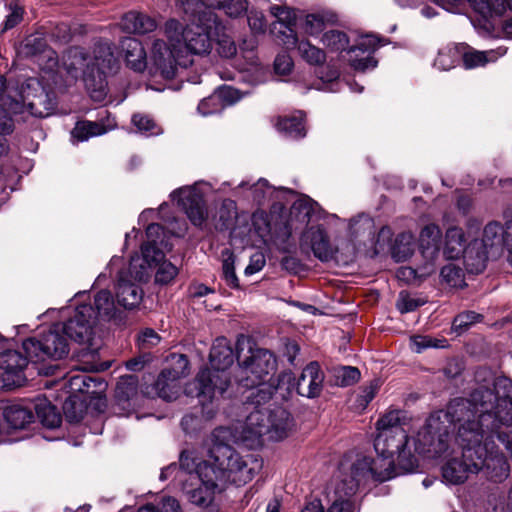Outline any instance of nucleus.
<instances>
[{"instance_id": "09e8293b", "label": "nucleus", "mask_w": 512, "mask_h": 512, "mask_svg": "<svg viewBox=\"0 0 512 512\" xmlns=\"http://www.w3.org/2000/svg\"><path fill=\"white\" fill-rule=\"evenodd\" d=\"M234 263V255L232 253H229L228 257H226L222 262V274L227 286L233 289H238L240 285L239 279L235 272Z\"/></svg>"}, {"instance_id": "3c124183", "label": "nucleus", "mask_w": 512, "mask_h": 512, "mask_svg": "<svg viewBox=\"0 0 512 512\" xmlns=\"http://www.w3.org/2000/svg\"><path fill=\"white\" fill-rule=\"evenodd\" d=\"M337 383L340 386H350L360 379V371L356 367L342 366L336 370Z\"/></svg>"}, {"instance_id": "79ce46f5", "label": "nucleus", "mask_w": 512, "mask_h": 512, "mask_svg": "<svg viewBox=\"0 0 512 512\" xmlns=\"http://www.w3.org/2000/svg\"><path fill=\"white\" fill-rule=\"evenodd\" d=\"M132 123L137 130L145 136L158 135L161 132L154 120L147 115L134 114Z\"/></svg>"}, {"instance_id": "473e14b6", "label": "nucleus", "mask_w": 512, "mask_h": 512, "mask_svg": "<svg viewBox=\"0 0 512 512\" xmlns=\"http://www.w3.org/2000/svg\"><path fill=\"white\" fill-rule=\"evenodd\" d=\"M409 420L406 411L401 409L389 410L378 419L376 423L377 431L406 430L405 426L408 425Z\"/></svg>"}, {"instance_id": "e2e57ef3", "label": "nucleus", "mask_w": 512, "mask_h": 512, "mask_svg": "<svg viewBox=\"0 0 512 512\" xmlns=\"http://www.w3.org/2000/svg\"><path fill=\"white\" fill-rule=\"evenodd\" d=\"M248 25L253 33H264L266 29V22L264 15L258 11H250L247 17Z\"/></svg>"}, {"instance_id": "8fccbe9b", "label": "nucleus", "mask_w": 512, "mask_h": 512, "mask_svg": "<svg viewBox=\"0 0 512 512\" xmlns=\"http://www.w3.org/2000/svg\"><path fill=\"white\" fill-rule=\"evenodd\" d=\"M224 26L222 25V29L219 31V36H213V38L217 39V51L220 56L225 58L233 57L237 48L235 42L226 34H224Z\"/></svg>"}, {"instance_id": "6e6d98bb", "label": "nucleus", "mask_w": 512, "mask_h": 512, "mask_svg": "<svg viewBox=\"0 0 512 512\" xmlns=\"http://www.w3.org/2000/svg\"><path fill=\"white\" fill-rule=\"evenodd\" d=\"M161 338L155 330L146 328L138 335L137 344L139 349L148 350L156 346L160 342Z\"/></svg>"}, {"instance_id": "ea45409f", "label": "nucleus", "mask_w": 512, "mask_h": 512, "mask_svg": "<svg viewBox=\"0 0 512 512\" xmlns=\"http://www.w3.org/2000/svg\"><path fill=\"white\" fill-rule=\"evenodd\" d=\"M116 313L115 300L108 290L98 291V318L110 320Z\"/></svg>"}, {"instance_id": "5fc2aeb1", "label": "nucleus", "mask_w": 512, "mask_h": 512, "mask_svg": "<svg viewBox=\"0 0 512 512\" xmlns=\"http://www.w3.org/2000/svg\"><path fill=\"white\" fill-rule=\"evenodd\" d=\"M200 114L203 116L211 115L217 112H220L223 109V105L221 102H219V99L217 97L216 92L207 97L204 98L197 107Z\"/></svg>"}, {"instance_id": "412c9836", "label": "nucleus", "mask_w": 512, "mask_h": 512, "mask_svg": "<svg viewBox=\"0 0 512 512\" xmlns=\"http://www.w3.org/2000/svg\"><path fill=\"white\" fill-rule=\"evenodd\" d=\"M28 359L31 358L17 350L3 351L0 353V369L7 375V380L11 379L14 384L21 385L26 379L23 372L28 365Z\"/></svg>"}, {"instance_id": "338daca9", "label": "nucleus", "mask_w": 512, "mask_h": 512, "mask_svg": "<svg viewBox=\"0 0 512 512\" xmlns=\"http://www.w3.org/2000/svg\"><path fill=\"white\" fill-rule=\"evenodd\" d=\"M346 497L344 499L340 496L339 499L332 503L327 512H354V505L349 499L350 496Z\"/></svg>"}, {"instance_id": "bb28decb", "label": "nucleus", "mask_w": 512, "mask_h": 512, "mask_svg": "<svg viewBox=\"0 0 512 512\" xmlns=\"http://www.w3.org/2000/svg\"><path fill=\"white\" fill-rule=\"evenodd\" d=\"M466 240L464 236V232L459 227H450L446 231L445 235V246L443 253L448 259H456L460 257L463 253H465L464 258L467 267H470L468 262V253L465 252Z\"/></svg>"}, {"instance_id": "f03ea898", "label": "nucleus", "mask_w": 512, "mask_h": 512, "mask_svg": "<svg viewBox=\"0 0 512 512\" xmlns=\"http://www.w3.org/2000/svg\"><path fill=\"white\" fill-rule=\"evenodd\" d=\"M409 436L407 430H384L378 432L374 440L377 459L369 461L364 458L352 465V478L348 483L342 481L336 488L337 493L352 496L358 489L360 478L371 475L375 480L384 482L394 478L396 464L404 470H412L415 458L408 447Z\"/></svg>"}, {"instance_id": "dca6fc26", "label": "nucleus", "mask_w": 512, "mask_h": 512, "mask_svg": "<svg viewBox=\"0 0 512 512\" xmlns=\"http://www.w3.org/2000/svg\"><path fill=\"white\" fill-rule=\"evenodd\" d=\"M441 230L435 224L426 225L420 232L419 249L425 260L422 276H429L435 271L434 262L441 247Z\"/></svg>"}, {"instance_id": "cd10ccee", "label": "nucleus", "mask_w": 512, "mask_h": 512, "mask_svg": "<svg viewBox=\"0 0 512 512\" xmlns=\"http://www.w3.org/2000/svg\"><path fill=\"white\" fill-rule=\"evenodd\" d=\"M3 417L7 425L15 430L24 429L34 421L32 409L19 404L5 407Z\"/></svg>"}, {"instance_id": "6ab92c4d", "label": "nucleus", "mask_w": 512, "mask_h": 512, "mask_svg": "<svg viewBox=\"0 0 512 512\" xmlns=\"http://www.w3.org/2000/svg\"><path fill=\"white\" fill-rule=\"evenodd\" d=\"M482 448H485L486 454L482 467L486 476L494 482H502L507 479L510 474V465L495 442H482Z\"/></svg>"}, {"instance_id": "de8ad7c7", "label": "nucleus", "mask_w": 512, "mask_h": 512, "mask_svg": "<svg viewBox=\"0 0 512 512\" xmlns=\"http://www.w3.org/2000/svg\"><path fill=\"white\" fill-rule=\"evenodd\" d=\"M157 265L158 268L155 273L156 283L163 285L169 284L178 274V268L169 261L163 259Z\"/></svg>"}, {"instance_id": "9b49d317", "label": "nucleus", "mask_w": 512, "mask_h": 512, "mask_svg": "<svg viewBox=\"0 0 512 512\" xmlns=\"http://www.w3.org/2000/svg\"><path fill=\"white\" fill-rule=\"evenodd\" d=\"M174 358L176 366L164 368L153 383L144 385L141 389L143 395L158 397L167 402L178 398L181 390L180 379L188 374L189 361L183 354Z\"/></svg>"}, {"instance_id": "a878e982", "label": "nucleus", "mask_w": 512, "mask_h": 512, "mask_svg": "<svg viewBox=\"0 0 512 512\" xmlns=\"http://www.w3.org/2000/svg\"><path fill=\"white\" fill-rule=\"evenodd\" d=\"M121 28L134 34H147L157 28L156 20L142 12L129 11L121 19Z\"/></svg>"}, {"instance_id": "13d9d810", "label": "nucleus", "mask_w": 512, "mask_h": 512, "mask_svg": "<svg viewBox=\"0 0 512 512\" xmlns=\"http://www.w3.org/2000/svg\"><path fill=\"white\" fill-rule=\"evenodd\" d=\"M424 271V265L419 267L418 269L412 267H401L397 270L396 276L399 280L405 281L407 283H413L418 281H422L427 276H422L421 273Z\"/></svg>"}, {"instance_id": "37998d69", "label": "nucleus", "mask_w": 512, "mask_h": 512, "mask_svg": "<svg viewBox=\"0 0 512 512\" xmlns=\"http://www.w3.org/2000/svg\"><path fill=\"white\" fill-rule=\"evenodd\" d=\"M482 319V315L474 312V311H465L458 314L453 322L452 329L461 334L465 330H467L472 324L479 322Z\"/></svg>"}, {"instance_id": "6e6552de", "label": "nucleus", "mask_w": 512, "mask_h": 512, "mask_svg": "<svg viewBox=\"0 0 512 512\" xmlns=\"http://www.w3.org/2000/svg\"><path fill=\"white\" fill-rule=\"evenodd\" d=\"M211 466L224 488L228 483L242 486L250 482L263 467V461L254 454L242 456L231 446L215 444L210 449Z\"/></svg>"}, {"instance_id": "c756f323", "label": "nucleus", "mask_w": 512, "mask_h": 512, "mask_svg": "<svg viewBox=\"0 0 512 512\" xmlns=\"http://www.w3.org/2000/svg\"><path fill=\"white\" fill-rule=\"evenodd\" d=\"M461 43L448 44L439 49L434 66L441 71L455 68L461 61Z\"/></svg>"}, {"instance_id": "2eb2a0df", "label": "nucleus", "mask_w": 512, "mask_h": 512, "mask_svg": "<svg viewBox=\"0 0 512 512\" xmlns=\"http://www.w3.org/2000/svg\"><path fill=\"white\" fill-rule=\"evenodd\" d=\"M382 45L384 44L381 39L374 35L361 36L355 45L345 50L347 61L357 71L364 72L367 69H373L378 62L372 54Z\"/></svg>"}, {"instance_id": "20e7f679", "label": "nucleus", "mask_w": 512, "mask_h": 512, "mask_svg": "<svg viewBox=\"0 0 512 512\" xmlns=\"http://www.w3.org/2000/svg\"><path fill=\"white\" fill-rule=\"evenodd\" d=\"M183 5L195 7L190 23L185 27L175 20L170 19L165 23V35L179 52H187L195 55H204L212 49L213 36H219L222 23L216 13L208 8H203L196 0H180Z\"/></svg>"}, {"instance_id": "4468645a", "label": "nucleus", "mask_w": 512, "mask_h": 512, "mask_svg": "<svg viewBox=\"0 0 512 512\" xmlns=\"http://www.w3.org/2000/svg\"><path fill=\"white\" fill-rule=\"evenodd\" d=\"M197 476L201 484L191 490H187L188 500L199 507H207L212 503L214 495L223 491L225 488L218 481L215 468L211 464H202L198 466Z\"/></svg>"}, {"instance_id": "5701e85b", "label": "nucleus", "mask_w": 512, "mask_h": 512, "mask_svg": "<svg viewBox=\"0 0 512 512\" xmlns=\"http://www.w3.org/2000/svg\"><path fill=\"white\" fill-rule=\"evenodd\" d=\"M302 240L310 245L314 256L319 260L329 261L333 258V249L323 228L310 227L304 232Z\"/></svg>"}, {"instance_id": "0eeeda50", "label": "nucleus", "mask_w": 512, "mask_h": 512, "mask_svg": "<svg viewBox=\"0 0 512 512\" xmlns=\"http://www.w3.org/2000/svg\"><path fill=\"white\" fill-rule=\"evenodd\" d=\"M238 370L235 375L237 383L244 388L253 389L255 385L270 381L277 368L275 355L257 347L250 339L241 336L236 342Z\"/></svg>"}, {"instance_id": "c9c22d12", "label": "nucleus", "mask_w": 512, "mask_h": 512, "mask_svg": "<svg viewBox=\"0 0 512 512\" xmlns=\"http://www.w3.org/2000/svg\"><path fill=\"white\" fill-rule=\"evenodd\" d=\"M442 282L447 284L449 287L462 288L465 285V275L462 268L449 263L442 267L440 272Z\"/></svg>"}, {"instance_id": "864d4df0", "label": "nucleus", "mask_w": 512, "mask_h": 512, "mask_svg": "<svg viewBox=\"0 0 512 512\" xmlns=\"http://www.w3.org/2000/svg\"><path fill=\"white\" fill-rule=\"evenodd\" d=\"M425 304V301L410 296L408 293L401 292L399 294L396 307L401 314L415 311L418 307Z\"/></svg>"}, {"instance_id": "9d476101", "label": "nucleus", "mask_w": 512, "mask_h": 512, "mask_svg": "<svg viewBox=\"0 0 512 512\" xmlns=\"http://www.w3.org/2000/svg\"><path fill=\"white\" fill-rule=\"evenodd\" d=\"M69 387L72 394L63 403V414L68 422L79 423L96 398V377L80 372L70 377Z\"/></svg>"}, {"instance_id": "a19ab883", "label": "nucleus", "mask_w": 512, "mask_h": 512, "mask_svg": "<svg viewBox=\"0 0 512 512\" xmlns=\"http://www.w3.org/2000/svg\"><path fill=\"white\" fill-rule=\"evenodd\" d=\"M278 129L285 132L291 138L297 139L305 136L303 122L296 117L281 119L278 122Z\"/></svg>"}, {"instance_id": "7c9ffc66", "label": "nucleus", "mask_w": 512, "mask_h": 512, "mask_svg": "<svg viewBox=\"0 0 512 512\" xmlns=\"http://www.w3.org/2000/svg\"><path fill=\"white\" fill-rule=\"evenodd\" d=\"M34 409L40 422L48 428H56L60 425L62 417L56 407L46 398H37Z\"/></svg>"}, {"instance_id": "f704fd0d", "label": "nucleus", "mask_w": 512, "mask_h": 512, "mask_svg": "<svg viewBox=\"0 0 512 512\" xmlns=\"http://www.w3.org/2000/svg\"><path fill=\"white\" fill-rule=\"evenodd\" d=\"M271 13L274 15L278 20L286 25L288 30L290 31V35L288 36V40L286 41V45H296L297 44V37L293 34L292 26L295 24L296 21V15L295 11L284 6H272L271 7Z\"/></svg>"}, {"instance_id": "69168bd1", "label": "nucleus", "mask_w": 512, "mask_h": 512, "mask_svg": "<svg viewBox=\"0 0 512 512\" xmlns=\"http://www.w3.org/2000/svg\"><path fill=\"white\" fill-rule=\"evenodd\" d=\"M24 10L22 7L15 5L11 8V12L7 15L4 22L3 31L10 30L17 26L23 20Z\"/></svg>"}, {"instance_id": "603ef678", "label": "nucleus", "mask_w": 512, "mask_h": 512, "mask_svg": "<svg viewBox=\"0 0 512 512\" xmlns=\"http://www.w3.org/2000/svg\"><path fill=\"white\" fill-rule=\"evenodd\" d=\"M71 135L77 141H86L96 135V124L90 121H78Z\"/></svg>"}, {"instance_id": "a211bd4d", "label": "nucleus", "mask_w": 512, "mask_h": 512, "mask_svg": "<svg viewBox=\"0 0 512 512\" xmlns=\"http://www.w3.org/2000/svg\"><path fill=\"white\" fill-rule=\"evenodd\" d=\"M178 50H175L170 43L168 46L163 40L156 39L152 45V61L164 78L170 79L175 76L177 65H186L178 59Z\"/></svg>"}, {"instance_id": "423d86ee", "label": "nucleus", "mask_w": 512, "mask_h": 512, "mask_svg": "<svg viewBox=\"0 0 512 512\" xmlns=\"http://www.w3.org/2000/svg\"><path fill=\"white\" fill-rule=\"evenodd\" d=\"M443 426L448 429L450 441V425H458L456 441L462 449L461 457L449 459L442 467V477L450 484L459 485L464 483L469 475L476 474L482 470L485 459V448H482L480 442H476L479 434L472 431L465 421H452L442 417ZM449 442H447V448Z\"/></svg>"}, {"instance_id": "4d7b16f0", "label": "nucleus", "mask_w": 512, "mask_h": 512, "mask_svg": "<svg viewBox=\"0 0 512 512\" xmlns=\"http://www.w3.org/2000/svg\"><path fill=\"white\" fill-rule=\"evenodd\" d=\"M47 49L46 40L40 35H31L25 40V50L28 55H37Z\"/></svg>"}, {"instance_id": "0e129e2a", "label": "nucleus", "mask_w": 512, "mask_h": 512, "mask_svg": "<svg viewBox=\"0 0 512 512\" xmlns=\"http://www.w3.org/2000/svg\"><path fill=\"white\" fill-rule=\"evenodd\" d=\"M266 264V259L264 254L262 253H255L250 257L249 264L244 270V274L246 276H251L263 269V267Z\"/></svg>"}, {"instance_id": "1a4fd4ad", "label": "nucleus", "mask_w": 512, "mask_h": 512, "mask_svg": "<svg viewBox=\"0 0 512 512\" xmlns=\"http://www.w3.org/2000/svg\"><path fill=\"white\" fill-rule=\"evenodd\" d=\"M292 426L290 413L281 406H275L273 409L254 408L246 417L242 439L251 446L261 444L264 435L279 441L287 437Z\"/></svg>"}, {"instance_id": "7ed1b4c3", "label": "nucleus", "mask_w": 512, "mask_h": 512, "mask_svg": "<svg viewBox=\"0 0 512 512\" xmlns=\"http://www.w3.org/2000/svg\"><path fill=\"white\" fill-rule=\"evenodd\" d=\"M95 319L96 312L91 304L80 305L73 317L62 324H54L41 339L24 340L23 349L31 360L61 359L69 352L67 338L80 344L92 345Z\"/></svg>"}, {"instance_id": "4be33fe9", "label": "nucleus", "mask_w": 512, "mask_h": 512, "mask_svg": "<svg viewBox=\"0 0 512 512\" xmlns=\"http://www.w3.org/2000/svg\"><path fill=\"white\" fill-rule=\"evenodd\" d=\"M120 50L127 67L135 72H143L147 67V54L143 44L133 37H125L120 42Z\"/></svg>"}, {"instance_id": "4c0bfd02", "label": "nucleus", "mask_w": 512, "mask_h": 512, "mask_svg": "<svg viewBox=\"0 0 512 512\" xmlns=\"http://www.w3.org/2000/svg\"><path fill=\"white\" fill-rule=\"evenodd\" d=\"M482 241L485 247L504 246V227L495 221L488 223L483 230Z\"/></svg>"}, {"instance_id": "c03bdc74", "label": "nucleus", "mask_w": 512, "mask_h": 512, "mask_svg": "<svg viewBox=\"0 0 512 512\" xmlns=\"http://www.w3.org/2000/svg\"><path fill=\"white\" fill-rule=\"evenodd\" d=\"M143 261L147 266L158 264L164 259V253L159 248L158 243L146 241L141 246Z\"/></svg>"}, {"instance_id": "c85d7f7f", "label": "nucleus", "mask_w": 512, "mask_h": 512, "mask_svg": "<svg viewBox=\"0 0 512 512\" xmlns=\"http://www.w3.org/2000/svg\"><path fill=\"white\" fill-rule=\"evenodd\" d=\"M120 67L114 54V47L108 42L98 41V74H114Z\"/></svg>"}, {"instance_id": "f257e3e1", "label": "nucleus", "mask_w": 512, "mask_h": 512, "mask_svg": "<svg viewBox=\"0 0 512 512\" xmlns=\"http://www.w3.org/2000/svg\"><path fill=\"white\" fill-rule=\"evenodd\" d=\"M475 388L469 398L450 402L447 411L432 413L417 432L415 451L440 456L447 451L448 429L441 418L465 421L479 434L476 442H494L496 438L512 459V380L479 368L474 375Z\"/></svg>"}, {"instance_id": "b1692460", "label": "nucleus", "mask_w": 512, "mask_h": 512, "mask_svg": "<svg viewBox=\"0 0 512 512\" xmlns=\"http://www.w3.org/2000/svg\"><path fill=\"white\" fill-rule=\"evenodd\" d=\"M116 297L118 304L126 309L135 308L142 300L141 289L122 270H117Z\"/></svg>"}, {"instance_id": "bf43d9fd", "label": "nucleus", "mask_w": 512, "mask_h": 512, "mask_svg": "<svg viewBox=\"0 0 512 512\" xmlns=\"http://www.w3.org/2000/svg\"><path fill=\"white\" fill-rule=\"evenodd\" d=\"M219 102L222 103L223 107L226 105H232L241 99L239 90L231 86H223L216 91Z\"/></svg>"}, {"instance_id": "72a5a7b5", "label": "nucleus", "mask_w": 512, "mask_h": 512, "mask_svg": "<svg viewBox=\"0 0 512 512\" xmlns=\"http://www.w3.org/2000/svg\"><path fill=\"white\" fill-rule=\"evenodd\" d=\"M414 236L411 232H402L396 239L393 246V256L397 261H404L413 254Z\"/></svg>"}, {"instance_id": "39448f33", "label": "nucleus", "mask_w": 512, "mask_h": 512, "mask_svg": "<svg viewBox=\"0 0 512 512\" xmlns=\"http://www.w3.org/2000/svg\"><path fill=\"white\" fill-rule=\"evenodd\" d=\"M209 361L211 368L200 370L185 387L186 395L197 397L202 406L211 402L216 393L223 394L230 384L227 369L234 362V352L227 338L220 337L214 341Z\"/></svg>"}, {"instance_id": "052dcab7", "label": "nucleus", "mask_w": 512, "mask_h": 512, "mask_svg": "<svg viewBox=\"0 0 512 512\" xmlns=\"http://www.w3.org/2000/svg\"><path fill=\"white\" fill-rule=\"evenodd\" d=\"M247 6V0H228L220 9H224L229 17L236 18L246 13Z\"/></svg>"}, {"instance_id": "ddd939ff", "label": "nucleus", "mask_w": 512, "mask_h": 512, "mask_svg": "<svg viewBox=\"0 0 512 512\" xmlns=\"http://www.w3.org/2000/svg\"><path fill=\"white\" fill-rule=\"evenodd\" d=\"M170 196L177 201L194 226L201 227L205 223L208 211L204 195L195 185L178 188Z\"/></svg>"}, {"instance_id": "774afa93", "label": "nucleus", "mask_w": 512, "mask_h": 512, "mask_svg": "<svg viewBox=\"0 0 512 512\" xmlns=\"http://www.w3.org/2000/svg\"><path fill=\"white\" fill-rule=\"evenodd\" d=\"M159 512H182L179 502L170 496L163 497L160 502Z\"/></svg>"}, {"instance_id": "f8f14e48", "label": "nucleus", "mask_w": 512, "mask_h": 512, "mask_svg": "<svg viewBox=\"0 0 512 512\" xmlns=\"http://www.w3.org/2000/svg\"><path fill=\"white\" fill-rule=\"evenodd\" d=\"M22 98L25 109L39 118L50 116L56 106L54 93L47 91L35 78L28 79L22 86Z\"/></svg>"}, {"instance_id": "a18cd8bd", "label": "nucleus", "mask_w": 512, "mask_h": 512, "mask_svg": "<svg viewBox=\"0 0 512 512\" xmlns=\"http://www.w3.org/2000/svg\"><path fill=\"white\" fill-rule=\"evenodd\" d=\"M380 385V381L374 379L368 385L361 387V390L358 393L355 401L357 407L365 409L368 406V404L374 399L375 395L380 389Z\"/></svg>"}, {"instance_id": "e433bc0d", "label": "nucleus", "mask_w": 512, "mask_h": 512, "mask_svg": "<svg viewBox=\"0 0 512 512\" xmlns=\"http://www.w3.org/2000/svg\"><path fill=\"white\" fill-rule=\"evenodd\" d=\"M297 49L300 56L310 65H322L326 60L325 52L308 41L299 42Z\"/></svg>"}, {"instance_id": "680f3d73", "label": "nucleus", "mask_w": 512, "mask_h": 512, "mask_svg": "<svg viewBox=\"0 0 512 512\" xmlns=\"http://www.w3.org/2000/svg\"><path fill=\"white\" fill-rule=\"evenodd\" d=\"M293 68V61L286 52L279 53L274 60V70L276 74L287 75Z\"/></svg>"}, {"instance_id": "aec40b11", "label": "nucleus", "mask_w": 512, "mask_h": 512, "mask_svg": "<svg viewBox=\"0 0 512 512\" xmlns=\"http://www.w3.org/2000/svg\"><path fill=\"white\" fill-rule=\"evenodd\" d=\"M292 380L291 373H281L278 376L276 386L273 383H267V381L255 385L253 388L256 389L247 396L246 404L257 409H264L262 406L272 399L273 394L282 390L285 384H291Z\"/></svg>"}, {"instance_id": "393cba45", "label": "nucleus", "mask_w": 512, "mask_h": 512, "mask_svg": "<svg viewBox=\"0 0 512 512\" xmlns=\"http://www.w3.org/2000/svg\"><path fill=\"white\" fill-rule=\"evenodd\" d=\"M461 60L466 69L484 66L496 61L506 53V49L499 47L497 50L478 51L465 43H461Z\"/></svg>"}, {"instance_id": "f3484780", "label": "nucleus", "mask_w": 512, "mask_h": 512, "mask_svg": "<svg viewBox=\"0 0 512 512\" xmlns=\"http://www.w3.org/2000/svg\"><path fill=\"white\" fill-rule=\"evenodd\" d=\"M291 384L287 385V391L290 386H295L297 393L306 398L318 397L323 389L324 373L317 362L309 363L303 370L297 381L292 376Z\"/></svg>"}, {"instance_id": "2f4dec72", "label": "nucleus", "mask_w": 512, "mask_h": 512, "mask_svg": "<svg viewBox=\"0 0 512 512\" xmlns=\"http://www.w3.org/2000/svg\"><path fill=\"white\" fill-rule=\"evenodd\" d=\"M138 382L135 376L122 377L115 389V399L123 410L130 409V401L137 394Z\"/></svg>"}, {"instance_id": "58836bf2", "label": "nucleus", "mask_w": 512, "mask_h": 512, "mask_svg": "<svg viewBox=\"0 0 512 512\" xmlns=\"http://www.w3.org/2000/svg\"><path fill=\"white\" fill-rule=\"evenodd\" d=\"M322 42L331 50L342 52L348 48L349 39L342 31L329 30L323 34Z\"/></svg>"}, {"instance_id": "49530a36", "label": "nucleus", "mask_w": 512, "mask_h": 512, "mask_svg": "<svg viewBox=\"0 0 512 512\" xmlns=\"http://www.w3.org/2000/svg\"><path fill=\"white\" fill-rule=\"evenodd\" d=\"M326 22L327 20L322 14H307L304 18L303 29L307 34L317 36L326 28Z\"/></svg>"}]
</instances>
